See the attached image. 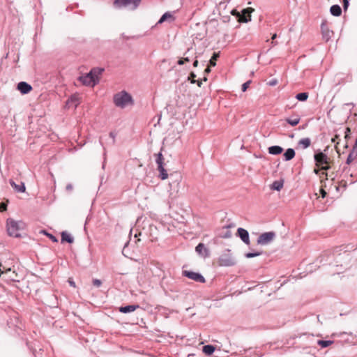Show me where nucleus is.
Masks as SVG:
<instances>
[{
  "instance_id": "obj_31",
  "label": "nucleus",
  "mask_w": 357,
  "mask_h": 357,
  "mask_svg": "<svg viewBox=\"0 0 357 357\" xmlns=\"http://www.w3.org/2000/svg\"><path fill=\"white\" fill-rule=\"evenodd\" d=\"M219 52H214L212 57L211 58L209 62H210V65L211 66H215L216 65L215 63V61L218 59V58L219 57Z\"/></svg>"
},
{
  "instance_id": "obj_44",
  "label": "nucleus",
  "mask_w": 357,
  "mask_h": 357,
  "mask_svg": "<svg viewBox=\"0 0 357 357\" xmlns=\"http://www.w3.org/2000/svg\"><path fill=\"white\" fill-rule=\"evenodd\" d=\"M50 238L54 241V242H56L57 241V239L55 236H54L52 234H50Z\"/></svg>"
},
{
  "instance_id": "obj_32",
  "label": "nucleus",
  "mask_w": 357,
  "mask_h": 357,
  "mask_svg": "<svg viewBox=\"0 0 357 357\" xmlns=\"http://www.w3.org/2000/svg\"><path fill=\"white\" fill-rule=\"evenodd\" d=\"M333 343L331 340H319L317 344L323 348L327 347Z\"/></svg>"
},
{
  "instance_id": "obj_2",
  "label": "nucleus",
  "mask_w": 357,
  "mask_h": 357,
  "mask_svg": "<svg viewBox=\"0 0 357 357\" xmlns=\"http://www.w3.org/2000/svg\"><path fill=\"white\" fill-rule=\"evenodd\" d=\"M24 226L25 225L22 221H16L11 218H8L6 220V229L10 236L20 237V231L24 229Z\"/></svg>"
},
{
  "instance_id": "obj_42",
  "label": "nucleus",
  "mask_w": 357,
  "mask_h": 357,
  "mask_svg": "<svg viewBox=\"0 0 357 357\" xmlns=\"http://www.w3.org/2000/svg\"><path fill=\"white\" fill-rule=\"evenodd\" d=\"M66 190H68V191H71V190H73V185H72V184L69 183V184H68V185H66Z\"/></svg>"
},
{
  "instance_id": "obj_53",
  "label": "nucleus",
  "mask_w": 357,
  "mask_h": 357,
  "mask_svg": "<svg viewBox=\"0 0 357 357\" xmlns=\"http://www.w3.org/2000/svg\"><path fill=\"white\" fill-rule=\"evenodd\" d=\"M7 280H13L14 279H13V277L10 275V276H8V277L7 278Z\"/></svg>"
},
{
  "instance_id": "obj_10",
  "label": "nucleus",
  "mask_w": 357,
  "mask_h": 357,
  "mask_svg": "<svg viewBox=\"0 0 357 357\" xmlns=\"http://www.w3.org/2000/svg\"><path fill=\"white\" fill-rule=\"evenodd\" d=\"M237 234L244 243L250 245L249 233L246 229L241 227L238 228Z\"/></svg>"
},
{
  "instance_id": "obj_33",
  "label": "nucleus",
  "mask_w": 357,
  "mask_h": 357,
  "mask_svg": "<svg viewBox=\"0 0 357 357\" xmlns=\"http://www.w3.org/2000/svg\"><path fill=\"white\" fill-rule=\"evenodd\" d=\"M261 255V252H248L245 255L246 258H252L255 257L259 256Z\"/></svg>"
},
{
  "instance_id": "obj_7",
  "label": "nucleus",
  "mask_w": 357,
  "mask_h": 357,
  "mask_svg": "<svg viewBox=\"0 0 357 357\" xmlns=\"http://www.w3.org/2000/svg\"><path fill=\"white\" fill-rule=\"evenodd\" d=\"M183 275L192 280L196 282H199L201 283L205 282L204 278L199 273L190 271H183Z\"/></svg>"
},
{
  "instance_id": "obj_36",
  "label": "nucleus",
  "mask_w": 357,
  "mask_h": 357,
  "mask_svg": "<svg viewBox=\"0 0 357 357\" xmlns=\"http://www.w3.org/2000/svg\"><path fill=\"white\" fill-rule=\"evenodd\" d=\"M93 284L94 286L99 287L102 284V282L98 279H94L93 280Z\"/></svg>"
},
{
  "instance_id": "obj_43",
  "label": "nucleus",
  "mask_w": 357,
  "mask_h": 357,
  "mask_svg": "<svg viewBox=\"0 0 357 357\" xmlns=\"http://www.w3.org/2000/svg\"><path fill=\"white\" fill-rule=\"evenodd\" d=\"M68 283H69V284H70L71 287H75V282H74L73 280L69 279V280H68Z\"/></svg>"
},
{
  "instance_id": "obj_34",
  "label": "nucleus",
  "mask_w": 357,
  "mask_h": 357,
  "mask_svg": "<svg viewBox=\"0 0 357 357\" xmlns=\"http://www.w3.org/2000/svg\"><path fill=\"white\" fill-rule=\"evenodd\" d=\"M195 77H196V75H195V73H192L190 74V77H192V79H194ZM191 82H192V83H195V82H197V85H198L199 86H201V84H202V80H197V81H196V80H195V79H192V80L191 81Z\"/></svg>"
},
{
  "instance_id": "obj_14",
  "label": "nucleus",
  "mask_w": 357,
  "mask_h": 357,
  "mask_svg": "<svg viewBox=\"0 0 357 357\" xmlns=\"http://www.w3.org/2000/svg\"><path fill=\"white\" fill-rule=\"evenodd\" d=\"M10 185L17 192H24L26 188L23 182H20L19 184L15 183L12 179L9 181Z\"/></svg>"
},
{
  "instance_id": "obj_40",
  "label": "nucleus",
  "mask_w": 357,
  "mask_h": 357,
  "mask_svg": "<svg viewBox=\"0 0 357 357\" xmlns=\"http://www.w3.org/2000/svg\"><path fill=\"white\" fill-rule=\"evenodd\" d=\"M109 136L112 139V144H114L115 142V137H116V134L113 132H111L109 133Z\"/></svg>"
},
{
  "instance_id": "obj_41",
  "label": "nucleus",
  "mask_w": 357,
  "mask_h": 357,
  "mask_svg": "<svg viewBox=\"0 0 357 357\" xmlns=\"http://www.w3.org/2000/svg\"><path fill=\"white\" fill-rule=\"evenodd\" d=\"M351 132V130L349 128H346V131H345V138H349V134Z\"/></svg>"
},
{
  "instance_id": "obj_27",
  "label": "nucleus",
  "mask_w": 357,
  "mask_h": 357,
  "mask_svg": "<svg viewBox=\"0 0 357 357\" xmlns=\"http://www.w3.org/2000/svg\"><path fill=\"white\" fill-rule=\"evenodd\" d=\"M158 170L159 172V177L162 180H165V179L167 178L168 174L167 172V170L165 169L164 166L158 167Z\"/></svg>"
},
{
  "instance_id": "obj_35",
  "label": "nucleus",
  "mask_w": 357,
  "mask_h": 357,
  "mask_svg": "<svg viewBox=\"0 0 357 357\" xmlns=\"http://www.w3.org/2000/svg\"><path fill=\"white\" fill-rule=\"evenodd\" d=\"M250 83H251V81L249 80V81H247L246 82H245L244 84H243V85H242V91L243 92H245L247 90V89L249 87Z\"/></svg>"
},
{
  "instance_id": "obj_16",
  "label": "nucleus",
  "mask_w": 357,
  "mask_h": 357,
  "mask_svg": "<svg viewBox=\"0 0 357 357\" xmlns=\"http://www.w3.org/2000/svg\"><path fill=\"white\" fill-rule=\"evenodd\" d=\"M254 11L252 8H248L243 10V17H241V20L243 22H248L251 20V13Z\"/></svg>"
},
{
  "instance_id": "obj_9",
  "label": "nucleus",
  "mask_w": 357,
  "mask_h": 357,
  "mask_svg": "<svg viewBox=\"0 0 357 357\" xmlns=\"http://www.w3.org/2000/svg\"><path fill=\"white\" fill-rule=\"evenodd\" d=\"M79 79L84 85L86 86H93L97 84L93 79V77L90 75L89 73L79 77Z\"/></svg>"
},
{
  "instance_id": "obj_55",
  "label": "nucleus",
  "mask_w": 357,
  "mask_h": 357,
  "mask_svg": "<svg viewBox=\"0 0 357 357\" xmlns=\"http://www.w3.org/2000/svg\"><path fill=\"white\" fill-rule=\"evenodd\" d=\"M127 244H128V243L126 244H125V246H124L123 250V252H124L125 248H126V246H127Z\"/></svg>"
},
{
  "instance_id": "obj_13",
  "label": "nucleus",
  "mask_w": 357,
  "mask_h": 357,
  "mask_svg": "<svg viewBox=\"0 0 357 357\" xmlns=\"http://www.w3.org/2000/svg\"><path fill=\"white\" fill-rule=\"evenodd\" d=\"M195 251L202 257H206L208 256V249L205 247L204 244L202 243H199L196 246Z\"/></svg>"
},
{
  "instance_id": "obj_37",
  "label": "nucleus",
  "mask_w": 357,
  "mask_h": 357,
  "mask_svg": "<svg viewBox=\"0 0 357 357\" xmlns=\"http://www.w3.org/2000/svg\"><path fill=\"white\" fill-rule=\"evenodd\" d=\"M7 209V204L4 202H2L0 204V211L3 212L6 211Z\"/></svg>"
},
{
  "instance_id": "obj_29",
  "label": "nucleus",
  "mask_w": 357,
  "mask_h": 357,
  "mask_svg": "<svg viewBox=\"0 0 357 357\" xmlns=\"http://www.w3.org/2000/svg\"><path fill=\"white\" fill-rule=\"evenodd\" d=\"M283 187V183L282 181H274L271 185V189L275 190H280Z\"/></svg>"
},
{
  "instance_id": "obj_57",
  "label": "nucleus",
  "mask_w": 357,
  "mask_h": 357,
  "mask_svg": "<svg viewBox=\"0 0 357 357\" xmlns=\"http://www.w3.org/2000/svg\"><path fill=\"white\" fill-rule=\"evenodd\" d=\"M229 1H230V0H227V1H228V2H229Z\"/></svg>"
},
{
  "instance_id": "obj_28",
  "label": "nucleus",
  "mask_w": 357,
  "mask_h": 357,
  "mask_svg": "<svg viewBox=\"0 0 357 357\" xmlns=\"http://www.w3.org/2000/svg\"><path fill=\"white\" fill-rule=\"evenodd\" d=\"M300 117L298 116H296V117L293 118V117H291V118H287L286 119V121L291 126H295L296 125H298L300 122Z\"/></svg>"
},
{
  "instance_id": "obj_38",
  "label": "nucleus",
  "mask_w": 357,
  "mask_h": 357,
  "mask_svg": "<svg viewBox=\"0 0 357 357\" xmlns=\"http://www.w3.org/2000/svg\"><path fill=\"white\" fill-rule=\"evenodd\" d=\"M189 61L190 60H189L188 57H185L184 59H179L178 61V65H183L185 63V61Z\"/></svg>"
},
{
  "instance_id": "obj_30",
  "label": "nucleus",
  "mask_w": 357,
  "mask_h": 357,
  "mask_svg": "<svg viewBox=\"0 0 357 357\" xmlns=\"http://www.w3.org/2000/svg\"><path fill=\"white\" fill-rule=\"evenodd\" d=\"M308 98V93L306 92L298 93L296 98L299 101H305Z\"/></svg>"
},
{
  "instance_id": "obj_17",
  "label": "nucleus",
  "mask_w": 357,
  "mask_h": 357,
  "mask_svg": "<svg viewBox=\"0 0 357 357\" xmlns=\"http://www.w3.org/2000/svg\"><path fill=\"white\" fill-rule=\"evenodd\" d=\"M139 307V305H130L123 306L119 308V312H122V313H125V314L130 313V312L135 311V310H137Z\"/></svg>"
},
{
  "instance_id": "obj_3",
  "label": "nucleus",
  "mask_w": 357,
  "mask_h": 357,
  "mask_svg": "<svg viewBox=\"0 0 357 357\" xmlns=\"http://www.w3.org/2000/svg\"><path fill=\"white\" fill-rule=\"evenodd\" d=\"M236 263V259L232 256L229 249L224 250L218 259V264L221 266H233Z\"/></svg>"
},
{
  "instance_id": "obj_4",
  "label": "nucleus",
  "mask_w": 357,
  "mask_h": 357,
  "mask_svg": "<svg viewBox=\"0 0 357 357\" xmlns=\"http://www.w3.org/2000/svg\"><path fill=\"white\" fill-rule=\"evenodd\" d=\"M141 0H114V6L116 8H129L131 10L136 9Z\"/></svg>"
},
{
  "instance_id": "obj_49",
  "label": "nucleus",
  "mask_w": 357,
  "mask_h": 357,
  "mask_svg": "<svg viewBox=\"0 0 357 357\" xmlns=\"http://www.w3.org/2000/svg\"><path fill=\"white\" fill-rule=\"evenodd\" d=\"M277 43H278L277 42H274V40H272V42H271V45H272V46H275V45H277Z\"/></svg>"
},
{
  "instance_id": "obj_19",
  "label": "nucleus",
  "mask_w": 357,
  "mask_h": 357,
  "mask_svg": "<svg viewBox=\"0 0 357 357\" xmlns=\"http://www.w3.org/2000/svg\"><path fill=\"white\" fill-rule=\"evenodd\" d=\"M330 12L332 15L338 17L342 13V9L340 6L337 4L333 5L330 8Z\"/></svg>"
},
{
  "instance_id": "obj_24",
  "label": "nucleus",
  "mask_w": 357,
  "mask_h": 357,
  "mask_svg": "<svg viewBox=\"0 0 357 357\" xmlns=\"http://www.w3.org/2000/svg\"><path fill=\"white\" fill-rule=\"evenodd\" d=\"M61 241H66L69 243H72L74 241V238L72 236L68 234L66 231H63L61 233Z\"/></svg>"
},
{
  "instance_id": "obj_50",
  "label": "nucleus",
  "mask_w": 357,
  "mask_h": 357,
  "mask_svg": "<svg viewBox=\"0 0 357 357\" xmlns=\"http://www.w3.org/2000/svg\"><path fill=\"white\" fill-rule=\"evenodd\" d=\"M338 138V135H335L334 138L332 139V142H335V139Z\"/></svg>"
},
{
  "instance_id": "obj_18",
  "label": "nucleus",
  "mask_w": 357,
  "mask_h": 357,
  "mask_svg": "<svg viewBox=\"0 0 357 357\" xmlns=\"http://www.w3.org/2000/svg\"><path fill=\"white\" fill-rule=\"evenodd\" d=\"M174 20V17L173 16V15L169 12H166L162 15L160 19L158 20V24H162L165 21L172 22Z\"/></svg>"
},
{
  "instance_id": "obj_48",
  "label": "nucleus",
  "mask_w": 357,
  "mask_h": 357,
  "mask_svg": "<svg viewBox=\"0 0 357 357\" xmlns=\"http://www.w3.org/2000/svg\"><path fill=\"white\" fill-rule=\"evenodd\" d=\"M275 84H276V81H275V80L271 81V82H270V84H271V86H273V85H275Z\"/></svg>"
},
{
  "instance_id": "obj_47",
  "label": "nucleus",
  "mask_w": 357,
  "mask_h": 357,
  "mask_svg": "<svg viewBox=\"0 0 357 357\" xmlns=\"http://www.w3.org/2000/svg\"><path fill=\"white\" fill-rule=\"evenodd\" d=\"M276 38H277V34H276V33H274V34L272 36L271 39H272L273 40H274Z\"/></svg>"
},
{
  "instance_id": "obj_11",
  "label": "nucleus",
  "mask_w": 357,
  "mask_h": 357,
  "mask_svg": "<svg viewBox=\"0 0 357 357\" xmlns=\"http://www.w3.org/2000/svg\"><path fill=\"white\" fill-rule=\"evenodd\" d=\"M17 89L22 93V94H26L29 93L32 87L30 84L25 82H20L17 84Z\"/></svg>"
},
{
  "instance_id": "obj_46",
  "label": "nucleus",
  "mask_w": 357,
  "mask_h": 357,
  "mask_svg": "<svg viewBox=\"0 0 357 357\" xmlns=\"http://www.w3.org/2000/svg\"><path fill=\"white\" fill-rule=\"evenodd\" d=\"M210 72H211V69H210V68H209V67H207V68L205 69V73H210Z\"/></svg>"
},
{
  "instance_id": "obj_52",
  "label": "nucleus",
  "mask_w": 357,
  "mask_h": 357,
  "mask_svg": "<svg viewBox=\"0 0 357 357\" xmlns=\"http://www.w3.org/2000/svg\"><path fill=\"white\" fill-rule=\"evenodd\" d=\"M230 236H231V234H230V233L226 234L225 235V238L230 237Z\"/></svg>"
},
{
  "instance_id": "obj_56",
  "label": "nucleus",
  "mask_w": 357,
  "mask_h": 357,
  "mask_svg": "<svg viewBox=\"0 0 357 357\" xmlns=\"http://www.w3.org/2000/svg\"><path fill=\"white\" fill-rule=\"evenodd\" d=\"M204 80L206 81L207 80L206 77H204Z\"/></svg>"
},
{
  "instance_id": "obj_45",
  "label": "nucleus",
  "mask_w": 357,
  "mask_h": 357,
  "mask_svg": "<svg viewBox=\"0 0 357 357\" xmlns=\"http://www.w3.org/2000/svg\"><path fill=\"white\" fill-rule=\"evenodd\" d=\"M193 66L194 67H197L198 66V61L197 60H195L193 63Z\"/></svg>"
},
{
  "instance_id": "obj_15",
  "label": "nucleus",
  "mask_w": 357,
  "mask_h": 357,
  "mask_svg": "<svg viewBox=\"0 0 357 357\" xmlns=\"http://www.w3.org/2000/svg\"><path fill=\"white\" fill-rule=\"evenodd\" d=\"M102 71H103L102 68H94L91 69V71L89 72L90 75L93 77V79L95 80V82L97 84L99 82V76L102 74Z\"/></svg>"
},
{
  "instance_id": "obj_26",
  "label": "nucleus",
  "mask_w": 357,
  "mask_h": 357,
  "mask_svg": "<svg viewBox=\"0 0 357 357\" xmlns=\"http://www.w3.org/2000/svg\"><path fill=\"white\" fill-rule=\"evenodd\" d=\"M155 162L158 167L164 166V157L161 152L155 154Z\"/></svg>"
},
{
  "instance_id": "obj_20",
  "label": "nucleus",
  "mask_w": 357,
  "mask_h": 357,
  "mask_svg": "<svg viewBox=\"0 0 357 357\" xmlns=\"http://www.w3.org/2000/svg\"><path fill=\"white\" fill-rule=\"evenodd\" d=\"M283 151V149L280 146H272L268 147V153L271 155H279Z\"/></svg>"
},
{
  "instance_id": "obj_39",
  "label": "nucleus",
  "mask_w": 357,
  "mask_h": 357,
  "mask_svg": "<svg viewBox=\"0 0 357 357\" xmlns=\"http://www.w3.org/2000/svg\"><path fill=\"white\" fill-rule=\"evenodd\" d=\"M343 1V8L344 10H347L349 5V0H342Z\"/></svg>"
},
{
  "instance_id": "obj_54",
  "label": "nucleus",
  "mask_w": 357,
  "mask_h": 357,
  "mask_svg": "<svg viewBox=\"0 0 357 357\" xmlns=\"http://www.w3.org/2000/svg\"><path fill=\"white\" fill-rule=\"evenodd\" d=\"M314 172H315V174H317L319 173V170L318 169H314Z\"/></svg>"
},
{
  "instance_id": "obj_12",
  "label": "nucleus",
  "mask_w": 357,
  "mask_h": 357,
  "mask_svg": "<svg viewBox=\"0 0 357 357\" xmlns=\"http://www.w3.org/2000/svg\"><path fill=\"white\" fill-rule=\"evenodd\" d=\"M79 104V97L77 95H75V94L71 96L66 101V106L69 108L70 107L76 108Z\"/></svg>"
},
{
  "instance_id": "obj_25",
  "label": "nucleus",
  "mask_w": 357,
  "mask_h": 357,
  "mask_svg": "<svg viewBox=\"0 0 357 357\" xmlns=\"http://www.w3.org/2000/svg\"><path fill=\"white\" fill-rule=\"evenodd\" d=\"M356 157H357V151H355L354 149H352L347 158V161H346L347 164H348V165L351 164Z\"/></svg>"
},
{
  "instance_id": "obj_23",
  "label": "nucleus",
  "mask_w": 357,
  "mask_h": 357,
  "mask_svg": "<svg viewBox=\"0 0 357 357\" xmlns=\"http://www.w3.org/2000/svg\"><path fill=\"white\" fill-rule=\"evenodd\" d=\"M215 350L214 346L207 344L203 347L202 351L206 355H211Z\"/></svg>"
},
{
  "instance_id": "obj_8",
  "label": "nucleus",
  "mask_w": 357,
  "mask_h": 357,
  "mask_svg": "<svg viewBox=\"0 0 357 357\" xmlns=\"http://www.w3.org/2000/svg\"><path fill=\"white\" fill-rule=\"evenodd\" d=\"M321 31L323 39L326 42L328 41L333 35V31L328 29L326 20L321 24Z\"/></svg>"
},
{
  "instance_id": "obj_1",
  "label": "nucleus",
  "mask_w": 357,
  "mask_h": 357,
  "mask_svg": "<svg viewBox=\"0 0 357 357\" xmlns=\"http://www.w3.org/2000/svg\"><path fill=\"white\" fill-rule=\"evenodd\" d=\"M113 101L116 107L121 109H123L128 105H132L134 104L132 97L126 91H121L114 94Z\"/></svg>"
},
{
  "instance_id": "obj_22",
  "label": "nucleus",
  "mask_w": 357,
  "mask_h": 357,
  "mask_svg": "<svg viewBox=\"0 0 357 357\" xmlns=\"http://www.w3.org/2000/svg\"><path fill=\"white\" fill-rule=\"evenodd\" d=\"M311 144V140L310 138H303L298 141V145L301 146L303 149L308 148Z\"/></svg>"
},
{
  "instance_id": "obj_6",
  "label": "nucleus",
  "mask_w": 357,
  "mask_h": 357,
  "mask_svg": "<svg viewBox=\"0 0 357 357\" xmlns=\"http://www.w3.org/2000/svg\"><path fill=\"white\" fill-rule=\"evenodd\" d=\"M275 237V233L274 231L264 232L259 235L257 238V243L259 245H267L272 242Z\"/></svg>"
},
{
  "instance_id": "obj_51",
  "label": "nucleus",
  "mask_w": 357,
  "mask_h": 357,
  "mask_svg": "<svg viewBox=\"0 0 357 357\" xmlns=\"http://www.w3.org/2000/svg\"><path fill=\"white\" fill-rule=\"evenodd\" d=\"M321 193H322V197H325V195H326V192H325L324 190H321Z\"/></svg>"
},
{
  "instance_id": "obj_5",
  "label": "nucleus",
  "mask_w": 357,
  "mask_h": 357,
  "mask_svg": "<svg viewBox=\"0 0 357 357\" xmlns=\"http://www.w3.org/2000/svg\"><path fill=\"white\" fill-rule=\"evenodd\" d=\"M314 160L316 162V165L317 166H321V165L322 166L321 169L327 170L330 168V167L328 165H327V164L328 162V157L323 152L319 151V152L316 153L314 155Z\"/></svg>"
},
{
  "instance_id": "obj_21",
  "label": "nucleus",
  "mask_w": 357,
  "mask_h": 357,
  "mask_svg": "<svg viewBox=\"0 0 357 357\" xmlns=\"http://www.w3.org/2000/svg\"><path fill=\"white\" fill-rule=\"evenodd\" d=\"M295 156V151L291 148H289L284 153V160L289 161L293 159Z\"/></svg>"
}]
</instances>
